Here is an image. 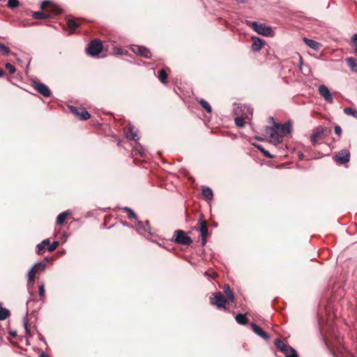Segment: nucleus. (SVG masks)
Returning a JSON list of instances; mask_svg holds the SVG:
<instances>
[{
    "label": "nucleus",
    "mask_w": 357,
    "mask_h": 357,
    "mask_svg": "<svg viewBox=\"0 0 357 357\" xmlns=\"http://www.w3.org/2000/svg\"><path fill=\"white\" fill-rule=\"evenodd\" d=\"M70 112L77 119L82 121L89 119L91 114L83 107H77L73 105L68 107Z\"/></svg>",
    "instance_id": "1a4fd4ad"
},
{
    "label": "nucleus",
    "mask_w": 357,
    "mask_h": 357,
    "mask_svg": "<svg viewBox=\"0 0 357 357\" xmlns=\"http://www.w3.org/2000/svg\"><path fill=\"white\" fill-rule=\"evenodd\" d=\"M255 138L259 140V141H264V137H255Z\"/></svg>",
    "instance_id": "5fc2aeb1"
},
{
    "label": "nucleus",
    "mask_w": 357,
    "mask_h": 357,
    "mask_svg": "<svg viewBox=\"0 0 357 357\" xmlns=\"http://www.w3.org/2000/svg\"><path fill=\"white\" fill-rule=\"evenodd\" d=\"M16 59H17V61L19 63H22V59H20V58L16 57Z\"/></svg>",
    "instance_id": "13d9d810"
},
{
    "label": "nucleus",
    "mask_w": 357,
    "mask_h": 357,
    "mask_svg": "<svg viewBox=\"0 0 357 357\" xmlns=\"http://www.w3.org/2000/svg\"><path fill=\"white\" fill-rule=\"evenodd\" d=\"M167 73L165 69H162L158 73V79L159 80L163 83H167Z\"/></svg>",
    "instance_id": "473e14b6"
},
{
    "label": "nucleus",
    "mask_w": 357,
    "mask_h": 357,
    "mask_svg": "<svg viewBox=\"0 0 357 357\" xmlns=\"http://www.w3.org/2000/svg\"><path fill=\"white\" fill-rule=\"evenodd\" d=\"M23 322H24V329H25V331L26 332H29V325H28V320H27V318L25 317L23 320Z\"/></svg>",
    "instance_id": "37998d69"
},
{
    "label": "nucleus",
    "mask_w": 357,
    "mask_h": 357,
    "mask_svg": "<svg viewBox=\"0 0 357 357\" xmlns=\"http://www.w3.org/2000/svg\"><path fill=\"white\" fill-rule=\"evenodd\" d=\"M298 158H299V159H301V160L303 159V153H300L298 154Z\"/></svg>",
    "instance_id": "6e6d98bb"
},
{
    "label": "nucleus",
    "mask_w": 357,
    "mask_h": 357,
    "mask_svg": "<svg viewBox=\"0 0 357 357\" xmlns=\"http://www.w3.org/2000/svg\"><path fill=\"white\" fill-rule=\"evenodd\" d=\"M67 24L72 31H75L79 26L76 22L70 19L67 21Z\"/></svg>",
    "instance_id": "e433bc0d"
},
{
    "label": "nucleus",
    "mask_w": 357,
    "mask_h": 357,
    "mask_svg": "<svg viewBox=\"0 0 357 357\" xmlns=\"http://www.w3.org/2000/svg\"><path fill=\"white\" fill-rule=\"evenodd\" d=\"M249 24L251 25V27L260 35L269 36L272 34V29L264 24L258 23L257 22H250Z\"/></svg>",
    "instance_id": "423d86ee"
},
{
    "label": "nucleus",
    "mask_w": 357,
    "mask_h": 357,
    "mask_svg": "<svg viewBox=\"0 0 357 357\" xmlns=\"http://www.w3.org/2000/svg\"><path fill=\"white\" fill-rule=\"evenodd\" d=\"M123 225L129 227H131V228H133L132 226H130L128 223H123Z\"/></svg>",
    "instance_id": "bf43d9fd"
},
{
    "label": "nucleus",
    "mask_w": 357,
    "mask_h": 357,
    "mask_svg": "<svg viewBox=\"0 0 357 357\" xmlns=\"http://www.w3.org/2000/svg\"><path fill=\"white\" fill-rule=\"evenodd\" d=\"M202 194L207 200H211L213 199V192L209 187H204L202 190Z\"/></svg>",
    "instance_id": "b1692460"
},
{
    "label": "nucleus",
    "mask_w": 357,
    "mask_h": 357,
    "mask_svg": "<svg viewBox=\"0 0 357 357\" xmlns=\"http://www.w3.org/2000/svg\"><path fill=\"white\" fill-rule=\"evenodd\" d=\"M38 337H39V340H40V341H42V342H45V343H46V342H45V339L44 336H43L42 334L39 333H38Z\"/></svg>",
    "instance_id": "09e8293b"
},
{
    "label": "nucleus",
    "mask_w": 357,
    "mask_h": 357,
    "mask_svg": "<svg viewBox=\"0 0 357 357\" xmlns=\"http://www.w3.org/2000/svg\"><path fill=\"white\" fill-rule=\"evenodd\" d=\"M48 245H49L47 248L48 251L53 252L54 250H56V248L59 245V242L54 241L52 244H50V245L49 244Z\"/></svg>",
    "instance_id": "58836bf2"
},
{
    "label": "nucleus",
    "mask_w": 357,
    "mask_h": 357,
    "mask_svg": "<svg viewBox=\"0 0 357 357\" xmlns=\"http://www.w3.org/2000/svg\"><path fill=\"white\" fill-rule=\"evenodd\" d=\"M32 17L38 20H44L52 17V15L45 13L42 11H36L32 14Z\"/></svg>",
    "instance_id": "393cba45"
},
{
    "label": "nucleus",
    "mask_w": 357,
    "mask_h": 357,
    "mask_svg": "<svg viewBox=\"0 0 357 357\" xmlns=\"http://www.w3.org/2000/svg\"><path fill=\"white\" fill-rule=\"evenodd\" d=\"M123 211L128 212V218L129 219H137V216L136 213L130 208L125 207Z\"/></svg>",
    "instance_id": "f704fd0d"
},
{
    "label": "nucleus",
    "mask_w": 357,
    "mask_h": 357,
    "mask_svg": "<svg viewBox=\"0 0 357 357\" xmlns=\"http://www.w3.org/2000/svg\"><path fill=\"white\" fill-rule=\"evenodd\" d=\"M252 43L251 45L252 51L254 52H259L265 44L264 40L259 37H257V36H252Z\"/></svg>",
    "instance_id": "4468645a"
},
{
    "label": "nucleus",
    "mask_w": 357,
    "mask_h": 357,
    "mask_svg": "<svg viewBox=\"0 0 357 357\" xmlns=\"http://www.w3.org/2000/svg\"><path fill=\"white\" fill-rule=\"evenodd\" d=\"M349 159L350 153L349 151L346 149L342 150L341 151L338 152L335 156V161L340 165H343L348 162L349 161Z\"/></svg>",
    "instance_id": "9b49d317"
},
{
    "label": "nucleus",
    "mask_w": 357,
    "mask_h": 357,
    "mask_svg": "<svg viewBox=\"0 0 357 357\" xmlns=\"http://www.w3.org/2000/svg\"><path fill=\"white\" fill-rule=\"evenodd\" d=\"M116 54H119V55L124 54L123 52L121 50H120V49H118V50L116 52Z\"/></svg>",
    "instance_id": "3c124183"
},
{
    "label": "nucleus",
    "mask_w": 357,
    "mask_h": 357,
    "mask_svg": "<svg viewBox=\"0 0 357 357\" xmlns=\"http://www.w3.org/2000/svg\"><path fill=\"white\" fill-rule=\"evenodd\" d=\"M174 241L177 244L182 245H190L192 242L191 238L185 231L180 229L174 231Z\"/></svg>",
    "instance_id": "0eeeda50"
},
{
    "label": "nucleus",
    "mask_w": 357,
    "mask_h": 357,
    "mask_svg": "<svg viewBox=\"0 0 357 357\" xmlns=\"http://www.w3.org/2000/svg\"><path fill=\"white\" fill-rule=\"evenodd\" d=\"M137 231L138 233H140V231H146L149 234H151V226L149 225V222L148 220H146L145 222H142L141 220H137Z\"/></svg>",
    "instance_id": "f3484780"
},
{
    "label": "nucleus",
    "mask_w": 357,
    "mask_h": 357,
    "mask_svg": "<svg viewBox=\"0 0 357 357\" xmlns=\"http://www.w3.org/2000/svg\"><path fill=\"white\" fill-rule=\"evenodd\" d=\"M255 146L267 158H270V159H272L274 158V155L271 154L269 153V151H266V149H264V147L261 145V144H254Z\"/></svg>",
    "instance_id": "c756f323"
},
{
    "label": "nucleus",
    "mask_w": 357,
    "mask_h": 357,
    "mask_svg": "<svg viewBox=\"0 0 357 357\" xmlns=\"http://www.w3.org/2000/svg\"><path fill=\"white\" fill-rule=\"evenodd\" d=\"M197 225L199 226L198 229L201 233L202 236L208 235V227L206 221L203 218L202 215L200 218L198 220Z\"/></svg>",
    "instance_id": "a211bd4d"
},
{
    "label": "nucleus",
    "mask_w": 357,
    "mask_h": 357,
    "mask_svg": "<svg viewBox=\"0 0 357 357\" xmlns=\"http://www.w3.org/2000/svg\"><path fill=\"white\" fill-rule=\"evenodd\" d=\"M38 294L40 298H43L45 296V285L42 284L38 289Z\"/></svg>",
    "instance_id": "ea45409f"
},
{
    "label": "nucleus",
    "mask_w": 357,
    "mask_h": 357,
    "mask_svg": "<svg viewBox=\"0 0 357 357\" xmlns=\"http://www.w3.org/2000/svg\"><path fill=\"white\" fill-rule=\"evenodd\" d=\"M344 113L357 119V109L355 108L346 107L344 109Z\"/></svg>",
    "instance_id": "7c9ffc66"
},
{
    "label": "nucleus",
    "mask_w": 357,
    "mask_h": 357,
    "mask_svg": "<svg viewBox=\"0 0 357 357\" xmlns=\"http://www.w3.org/2000/svg\"><path fill=\"white\" fill-rule=\"evenodd\" d=\"M346 62L353 73H357V61L354 57L346 59Z\"/></svg>",
    "instance_id": "4be33fe9"
},
{
    "label": "nucleus",
    "mask_w": 357,
    "mask_h": 357,
    "mask_svg": "<svg viewBox=\"0 0 357 357\" xmlns=\"http://www.w3.org/2000/svg\"><path fill=\"white\" fill-rule=\"evenodd\" d=\"M279 130L282 137L291 134L292 131V124L291 121H289L284 124L280 123Z\"/></svg>",
    "instance_id": "dca6fc26"
},
{
    "label": "nucleus",
    "mask_w": 357,
    "mask_h": 357,
    "mask_svg": "<svg viewBox=\"0 0 357 357\" xmlns=\"http://www.w3.org/2000/svg\"><path fill=\"white\" fill-rule=\"evenodd\" d=\"M198 102H199V104L203 107V108L205 109V110L208 112V113H211L212 112V108L210 105V104L206 101L204 99H200L198 100Z\"/></svg>",
    "instance_id": "72a5a7b5"
},
{
    "label": "nucleus",
    "mask_w": 357,
    "mask_h": 357,
    "mask_svg": "<svg viewBox=\"0 0 357 357\" xmlns=\"http://www.w3.org/2000/svg\"><path fill=\"white\" fill-rule=\"evenodd\" d=\"M132 50L135 54H139L140 56L146 59H150L151 57V53L150 50L145 47L139 45H133L132 47Z\"/></svg>",
    "instance_id": "f8f14e48"
},
{
    "label": "nucleus",
    "mask_w": 357,
    "mask_h": 357,
    "mask_svg": "<svg viewBox=\"0 0 357 357\" xmlns=\"http://www.w3.org/2000/svg\"><path fill=\"white\" fill-rule=\"evenodd\" d=\"M250 326L255 334L265 340H268L269 335L255 323H251Z\"/></svg>",
    "instance_id": "2eb2a0df"
},
{
    "label": "nucleus",
    "mask_w": 357,
    "mask_h": 357,
    "mask_svg": "<svg viewBox=\"0 0 357 357\" xmlns=\"http://www.w3.org/2000/svg\"><path fill=\"white\" fill-rule=\"evenodd\" d=\"M0 52L5 56L16 55L15 53L11 52L9 47H8L6 45L1 43H0Z\"/></svg>",
    "instance_id": "c85d7f7f"
},
{
    "label": "nucleus",
    "mask_w": 357,
    "mask_h": 357,
    "mask_svg": "<svg viewBox=\"0 0 357 357\" xmlns=\"http://www.w3.org/2000/svg\"><path fill=\"white\" fill-rule=\"evenodd\" d=\"M352 41L355 44V53H357V33L354 34L352 37Z\"/></svg>",
    "instance_id": "c03bdc74"
},
{
    "label": "nucleus",
    "mask_w": 357,
    "mask_h": 357,
    "mask_svg": "<svg viewBox=\"0 0 357 357\" xmlns=\"http://www.w3.org/2000/svg\"><path fill=\"white\" fill-rule=\"evenodd\" d=\"M235 319L240 325H245L248 322V319L245 314L240 313L236 314Z\"/></svg>",
    "instance_id": "cd10ccee"
},
{
    "label": "nucleus",
    "mask_w": 357,
    "mask_h": 357,
    "mask_svg": "<svg viewBox=\"0 0 357 357\" xmlns=\"http://www.w3.org/2000/svg\"><path fill=\"white\" fill-rule=\"evenodd\" d=\"M61 9L59 8H58V7H54V14L57 15V14L61 13Z\"/></svg>",
    "instance_id": "de8ad7c7"
},
{
    "label": "nucleus",
    "mask_w": 357,
    "mask_h": 357,
    "mask_svg": "<svg viewBox=\"0 0 357 357\" xmlns=\"http://www.w3.org/2000/svg\"><path fill=\"white\" fill-rule=\"evenodd\" d=\"M10 315V311L0 306V320H5Z\"/></svg>",
    "instance_id": "2f4dec72"
},
{
    "label": "nucleus",
    "mask_w": 357,
    "mask_h": 357,
    "mask_svg": "<svg viewBox=\"0 0 357 357\" xmlns=\"http://www.w3.org/2000/svg\"><path fill=\"white\" fill-rule=\"evenodd\" d=\"M304 41L308 47L314 50H318L320 47V43L314 40L305 38Z\"/></svg>",
    "instance_id": "5701e85b"
},
{
    "label": "nucleus",
    "mask_w": 357,
    "mask_h": 357,
    "mask_svg": "<svg viewBox=\"0 0 357 357\" xmlns=\"http://www.w3.org/2000/svg\"><path fill=\"white\" fill-rule=\"evenodd\" d=\"M319 93L327 102L331 104L333 102V96L326 86L324 84L320 85L319 87Z\"/></svg>",
    "instance_id": "ddd939ff"
},
{
    "label": "nucleus",
    "mask_w": 357,
    "mask_h": 357,
    "mask_svg": "<svg viewBox=\"0 0 357 357\" xmlns=\"http://www.w3.org/2000/svg\"><path fill=\"white\" fill-rule=\"evenodd\" d=\"M33 87L44 97L48 98L51 96V91L50 89L43 83L33 79L32 81Z\"/></svg>",
    "instance_id": "9d476101"
},
{
    "label": "nucleus",
    "mask_w": 357,
    "mask_h": 357,
    "mask_svg": "<svg viewBox=\"0 0 357 357\" xmlns=\"http://www.w3.org/2000/svg\"><path fill=\"white\" fill-rule=\"evenodd\" d=\"M334 131L335 133L338 136H340L342 134V128L340 126H335L334 128Z\"/></svg>",
    "instance_id": "79ce46f5"
},
{
    "label": "nucleus",
    "mask_w": 357,
    "mask_h": 357,
    "mask_svg": "<svg viewBox=\"0 0 357 357\" xmlns=\"http://www.w3.org/2000/svg\"><path fill=\"white\" fill-rule=\"evenodd\" d=\"M223 290L225 294L228 296L230 301L234 303L235 301V296L229 286L227 284L224 285Z\"/></svg>",
    "instance_id": "a878e982"
},
{
    "label": "nucleus",
    "mask_w": 357,
    "mask_h": 357,
    "mask_svg": "<svg viewBox=\"0 0 357 357\" xmlns=\"http://www.w3.org/2000/svg\"><path fill=\"white\" fill-rule=\"evenodd\" d=\"M102 49V44L99 40H93L90 42L86 48V53L91 56H96L98 55Z\"/></svg>",
    "instance_id": "6e6552de"
},
{
    "label": "nucleus",
    "mask_w": 357,
    "mask_h": 357,
    "mask_svg": "<svg viewBox=\"0 0 357 357\" xmlns=\"http://www.w3.org/2000/svg\"><path fill=\"white\" fill-rule=\"evenodd\" d=\"M280 123H274L272 126H266L264 128L265 133L271 138V141L275 144L282 142V137L279 130Z\"/></svg>",
    "instance_id": "f257e3e1"
},
{
    "label": "nucleus",
    "mask_w": 357,
    "mask_h": 357,
    "mask_svg": "<svg viewBox=\"0 0 357 357\" xmlns=\"http://www.w3.org/2000/svg\"><path fill=\"white\" fill-rule=\"evenodd\" d=\"M50 241L49 238H46L43 240L41 243L36 245V253L38 255L42 254V250L45 248V246L50 244Z\"/></svg>",
    "instance_id": "bb28decb"
},
{
    "label": "nucleus",
    "mask_w": 357,
    "mask_h": 357,
    "mask_svg": "<svg viewBox=\"0 0 357 357\" xmlns=\"http://www.w3.org/2000/svg\"><path fill=\"white\" fill-rule=\"evenodd\" d=\"M30 61H30V60H29L27 67L29 66V63H30Z\"/></svg>",
    "instance_id": "680f3d73"
},
{
    "label": "nucleus",
    "mask_w": 357,
    "mask_h": 357,
    "mask_svg": "<svg viewBox=\"0 0 357 357\" xmlns=\"http://www.w3.org/2000/svg\"><path fill=\"white\" fill-rule=\"evenodd\" d=\"M9 334L13 337H15L17 336V331H10L9 332Z\"/></svg>",
    "instance_id": "8fccbe9b"
},
{
    "label": "nucleus",
    "mask_w": 357,
    "mask_h": 357,
    "mask_svg": "<svg viewBox=\"0 0 357 357\" xmlns=\"http://www.w3.org/2000/svg\"><path fill=\"white\" fill-rule=\"evenodd\" d=\"M26 335L27 337H31V331L29 330V332H26Z\"/></svg>",
    "instance_id": "4d7b16f0"
},
{
    "label": "nucleus",
    "mask_w": 357,
    "mask_h": 357,
    "mask_svg": "<svg viewBox=\"0 0 357 357\" xmlns=\"http://www.w3.org/2000/svg\"><path fill=\"white\" fill-rule=\"evenodd\" d=\"M20 3L18 0H8L7 6L9 8L14 9L19 7Z\"/></svg>",
    "instance_id": "c9c22d12"
},
{
    "label": "nucleus",
    "mask_w": 357,
    "mask_h": 357,
    "mask_svg": "<svg viewBox=\"0 0 357 357\" xmlns=\"http://www.w3.org/2000/svg\"><path fill=\"white\" fill-rule=\"evenodd\" d=\"M39 357H50L48 354H45V352H42L41 354L39 356Z\"/></svg>",
    "instance_id": "603ef678"
},
{
    "label": "nucleus",
    "mask_w": 357,
    "mask_h": 357,
    "mask_svg": "<svg viewBox=\"0 0 357 357\" xmlns=\"http://www.w3.org/2000/svg\"><path fill=\"white\" fill-rule=\"evenodd\" d=\"M207 235L202 236V245H205L206 243Z\"/></svg>",
    "instance_id": "49530a36"
},
{
    "label": "nucleus",
    "mask_w": 357,
    "mask_h": 357,
    "mask_svg": "<svg viewBox=\"0 0 357 357\" xmlns=\"http://www.w3.org/2000/svg\"><path fill=\"white\" fill-rule=\"evenodd\" d=\"M210 299L212 305H215L219 309L227 310L226 305L228 301L221 292L214 293L213 297H211Z\"/></svg>",
    "instance_id": "39448f33"
},
{
    "label": "nucleus",
    "mask_w": 357,
    "mask_h": 357,
    "mask_svg": "<svg viewBox=\"0 0 357 357\" xmlns=\"http://www.w3.org/2000/svg\"><path fill=\"white\" fill-rule=\"evenodd\" d=\"M324 128L319 126L317 127L312 132L311 137H310V141L315 144L319 138L321 137V136L324 134Z\"/></svg>",
    "instance_id": "aec40b11"
},
{
    "label": "nucleus",
    "mask_w": 357,
    "mask_h": 357,
    "mask_svg": "<svg viewBox=\"0 0 357 357\" xmlns=\"http://www.w3.org/2000/svg\"><path fill=\"white\" fill-rule=\"evenodd\" d=\"M319 325H320V327H321V328H322L323 326H322V325H321V321H319Z\"/></svg>",
    "instance_id": "052dcab7"
},
{
    "label": "nucleus",
    "mask_w": 357,
    "mask_h": 357,
    "mask_svg": "<svg viewBox=\"0 0 357 357\" xmlns=\"http://www.w3.org/2000/svg\"><path fill=\"white\" fill-rule=\"evenodd\" d=\"M5 75L4 71L2 69H0V77H3Z\"/></svg>",
    "instance_id": "864d4df0"
},
{
    "label": "nucleus",
    "mask_w": 357,
    "mask_h": 357,
    "mask_svg": "<svg viewBox=\"0 0 357 357\" xmlns=\"http://www.w3.org/2000/svg\"><path fill=\"white\" fill-rule=\"evenodd\" d=\"M71 213L70 210L61 213L56 218V222L59 225H62L67 218V216Z\"/></svg>",
    "instance_id": "412c9836"
},
{
    "label": "nucleus",
    "mask_w": 357,
    "mask_h": 357,
    "mask_svg": "<svg viewBox=\"0 0 357 357\" xmlns=\"http://www.w3.org/2000/svg\"><path fill=\"white\" fill-rule=\"evenodd\" d=\"M215 274L213 272H212V273H210V272H208V271H205V272H204V275L207 276V278H208V279H212V278H214V276H215Z\"/></svg>",
    "instance_id": "a18cd8bd"
},
{
    "label": "nucleus",
    "mask_w": 357,
    "mask_h": 357,
    "mask_svg": "<svg viewBox=\"0 0 357 357\" xmlns=\"http://www.w3.org/2000/svg\"><path fill=\"white\" fill-rule=\"evenodd\" d=\"M242 112L241 116L236 117L234 119L235 124L238 128H243L245 126V119H250L253 113L252 109L248 105H243L240 107Z\"/></svg>",
    "instance_id": "7ed1b4c3"
},
{
    "label": "nucleus",
    "mask_w": 357,
    "mask_h": 357,
    "mask_svg": "<svg viewBox=\"0 0 357 357\" xmlns=\"http://www.w3.org/2000/svg\"><path fill=\"white\" fill-rule=\"evenodd\" d=\"M5 67L9 71V73L10 74H13L16 71L15 67L13 65L10 64V63H6Z\"/></svg>",
    "instance_id": "4c0bfd02"
},
{
    "label": "nucleus",
    "mask_w": 357,
    "mask_h": 357,
    "mask_svg": "<svg viewBox=\"0 0 357 357\" xmlns=\"http://www.w3.org/2000/svg\"><path fill=\"white\" fill-rule=\"evenodd\" d=\"M125 135L126 138L130 139L137 141L139 139V137L137 135V130L135 131V128L132 126L129 125L128 130H126Z\"/></svg>",
    "instance_id": "6ab92c4d"
},
{
    "label": "nucleus",
    "mask_w": 357,
    "mask_h": 357,
    "mask_svg": "<svg viewBox=\"0 0 357 357\" xmlns=\"http://www.w3.org/2000/svg\"><path fill=\"white\" fill-rule=\"evenodd\" d=\"M51 1L50 0H45L41 2L40 8L44 9L46 6L51 5Z\"/></svg>",
    "instance_id": "a19ab883"
},
{
    "label": "nucleus",
    "mask_w": 357,
    "mask_h": 357,
    "mask_svg": "<svg viewBox=\"0 0 357 357\" xmlns=\"http://www.w3.org/2000/svg\"><path fill=\"white\" fill-rule=\"evenodd\" d=\"M274 344L278 349L284 354L285 357H298L296 349L284 344L280 338H277L275 340Z\"/></svg>",
    "instance_id": "f03ea898"
},
{
    "label": "nucleus",
    "mask_w": 357,
    "mask_h": 357,
    "mask_svg": "<svg viewBox=\"0 0 357 357\" xmlns=\"http://www.w3.org/2000/svg\"><path fill=\"white\" fill-rule=\"evenodd\" d=\"M49 258H45L44 261L36 263L29 270L27 275L28 282L34 280V275L38 271H44L46 269Z\"/></svg>",
    "instance_id": "20e7f679"
}]
</instances>
